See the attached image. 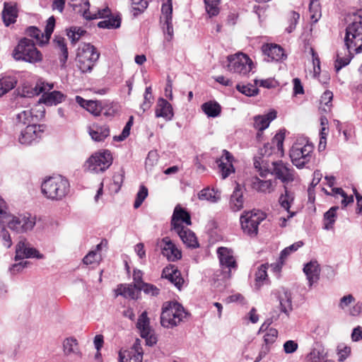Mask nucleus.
Listing matches in <instances>:
<instances>
[{"label":"nucleus","mask_w":362,"mask_h":362,"mask_svg":"<svg viewBox=\"0 0 362 362\" xmlns=\"http://www.w3.org/2000/svg\"><path fill=\"white\" fill-rule=\"evenodd\" d=\"M349 18L352 21L346 27L344 37L346 50L344 53L337 54L334 65L337 71L349 64L354 53L362 52V18L358 17L356 12L353 13Z\"/></svg>","instance_id":"obj_1"},{"label":"nucleus","mask_w":362,"mask_h":362,"mask_svg":"<svg viewBox=\"0 0 362 362\" xmlns=\"http://www.w3.org/2000/svg\"><path fill=\"white\" fill-rule=\"evenodd\" d=\"M69 187L65 177L57 175L45 179L41 185V191L47 199L59 201L67 195Z\"/></svg>","instance_id":"obj_2"},{"label":"nucleus","mask_w":362,"mask_h":362,"mask_svg":"<svg viewBox=\"0 0 362 362\" xmlns=\"http://www.w3.org/2000/svg\"><path fill=\"white\" fill-rule=\"evenodd\" d=\"M314 148V145L308 141L297 140L289 151L292 163L299 169L305 167L313 158Z\"/></svg>","instance_id":"obj_3"},{"label":"nucleus","mask_w":362,"mask_h":362,"mask_svg":"<svg viewBox=\"0 0 362 362\" xmlns=\"http://www.w3.org/2000/svg\"><path fill=\"white\" fill-rule=\"evenodd\" d=\"M100 57V53L90 43L79 45L76 57L77 66L82 73H90Z\"/></svg>","instance_id":"obj_4"},{"label":"nucleus","mask_w":362,"mask_h":362,"mask_svg":"<svg viewBox=\"0 0 362 362\" xmlns=\"http://www.w3.org/2000/svg\"><path fill=\"white\" fill-rule=\"evenodd\" d=\"M187 316L184 308L177 302L163 304L160 315V324L165 328L177 326Z\"/></svg>","instance_id":"obj_5"},{"label":"nucleus","mask_w":362,"mask_h":362,"mask_svg":"<svg viewBox=\"0 0 362 362\" xmlns=\"http://www.w3.org/2000/svg\"><path fill=\"white\" fill-rule=\"evenodd\" d=\"M13 57L16 61H24L35 64L42 60V53L35 47L32 40L21 39L13 51Z\"/></svg>","instance_id":"obj_6"},{"label":"nucleus","mask_w":362,"mask_h":362,"mask_svg":"<svg viewBox=\"0 0 362 362\" xmlns=\"http://www.w3.org/2000/svg\"><path fill=\"white\" fill-rule=\"evenodd\" d=\"M272 168L268 172L261 171L259 175L262 177L266 176L267 173L274 175L276 179L279 180L284 185H286L295 180V170L288 163H284L282 160L274 161L272 163Z\"/></svg>","instance_id":"obj_7"},{"label":"nucleus","mask_w":362,"mask_h":362,"mask_svg":"<svg viewBox=\"0 0 362 362\" xmlns=\"http://www.w3.org/2000/svg\"><path fill=\"white\" fill-rule=\"evenodd\" d=\"M112 163L110 151L105 150L93 154L86 162V170L93 173L105 172Z\"/></svg>","instance_id":"obj_8"},{"label":"nucleus","mask_w":362,"mask_h":362,"mask_svg":"<svg viewBox=\"0 0 362 362\" xmlns=\"http://www.w3.org/2000/svg\"><path fill=\"white\" fill-rule=\"evenodd\" d=\"M2 225L17 233H26L33 228L35 225V219L30 214H19L18 216L10 214Z\"/></svg>","instance_id":"obj_9"},{"label":"nucleus","mask_w":362,"mask_h":362,"mask_svg":"<svg viewBox=\"0 0 362 362\" xmlns=\"http://www.w3.org/2000/svg\"><path fill=\"white\" fill-rule=\"evenodd\" d=\"M266 218L261 211H250L240 216V223L243 232L250 236H255L258 232V226Z\"/></svg>","instance_id":"obj_10"},{"label":"nucleus","mask_w":362,"mask_h":362,"mask_svg":"<svg viewBox=\"0 0 362 362\" xmlns=\"http://www.w3.org/2000/svg\"><path fill=\"white\" fill-rule=\"evenodd\" d=\"M228 70L230 72L245 76L252 69V61L247 55L242 52L228 56Z\"/></svg>","instance_id":"obj_11"},{"label":"nucleus","mask_w":362,"mask_h":362,"mask_svg":"<svg viewBox=\"0 0 362 362\" xmlns=\"http://www.w3.org/2000/svg\"><path fill=\"white\" fill-rule=\"evenodd\" d=\"M217 254L222 269L224 279L231 276V272L237 267L236 262L230 250L226 247H218Z\"/></svg>","instance_id":"obj_12"},{"label":"nucleus","mask_w":362,"mask_h":362,"mask_svg":"<svg viewBox=\"0 0 362 362\" xmlns=\"http://www.w3.org/2000/svg\"><path fill=\"white\" fill-rule=\"evenodd\" d=\"M136 328L139 330L141 337L145 339L147 345L153 346L157 342L154 330L150 326V320L146 311L139 315L136 322Z\"/></svg>","instance_id":"obj_13"},{"label":"nucleus","mask_w":362,"mask_h":362,"mask_svg":"<svg viewBox=\"0 0 362 362\" xmlns=\"http://www.w3.org/2000/svg\"><path fill=\"white\" fill-rule=\"evenodd\" d=\"M143 350L140 339H136L133 346L127 350H120L119 352V362H142Z\"/></svg>","instance_id":"obj_14"},{"label":"nucleus","mask_w":362,"mask_h":362,"mask_svg":"<svg viewBox=\"0 0 362 362\" xmlns=\"http://www.w3.org/2000/svg\"><path fill=\"white\" fill-rule=\"evenodd\" d=\"M43 132V125L28 124L24 129L21 130L18 141L21 144L30 145L33 141L40 138Z\"/></svg>","instance_id":"obj_15"},{"label":"nucleus","mask_w":362,"mask_h":362,"mask_svg":"<svg viewBox=\"0 0 362 362\" xmlns=\"http://www.w3.org/2000/svg\"><path fill=\"white\" fill-rule=\"evenodd\" d=\"M30 257L42 259L43 255L40 254L35 248L29 247L25 239L20 240L16 246L15 259L18 260Z\"/></svg>","instance_id":"obj_16"},{"label":"nucleus","mask_w":362,"mask_h":362,"mask_svg":"<svg viewBox=\"0 0 362 362\" xmlns=\"http://www.w3.org/2000/svg\"><path fill=\"white\" fill-rule=\"evenodd\" d=\"M160 247L161 248L163 255L169 261L175 262L180 259L182 257L180 250L177 249L175 245L168 237H165L161 240Z\"/></svg>","instance_id":"obj_17"},{"label":"nucleus","mask_w":362,"mask_h":362,"mask_svg":"<svg viewBox=\"0 0 362 362\" xmlns=\"http://www.w3.org/2000/svg\"><path fill=\"white\" fill-rule=\"evenodd\" d=\"M180 221L185 223L187 226H190L192 224L189 214L186 210L180 207V205H177L175 206L172 216V229L177 230V227L185 228L180 223Z\"/></svg>","instance_id":"obj_18"},{"label":"nucleus","mask_w":362,"mask_h":362,"mask_svg":"<svg viewBox=\"0 0 362 362\" xmlns=\"http://www.w3.org/2000/svg\"><path fill=\"white\" fill-rule=\"evenodd\" d=\"M251 186L253 189L259 193L271 194L275 191L276 182L271 179L264 180L254 177L252 179Z\"/></svg>","instance_id":"obj_19"},{"label":"nucleus","mask_w":362,"mask_h":362,"mask_svg":"<svg viewBox=\"0 0 362 362\" xmlns=\"http://www.w3.org/2000/svg\"><path fill=\"white\" fill-rule=\"evenodd\" d=\"M162 278L168 279L179 290L181 289L184 283V279L181 276L180 272L174 265L165 267L162 272Z\"/></svg>","instance_id":"obj_20"},{"label":"nucleus","mask_w":362,"mask_h":362,"mask_svg":"<svg viewBox=\"0 0 362 362\" xmlns=\"http://www.w3.org/2000/svg\"><path fill=\"white\" fill-rule=\"evenodd\" d=\"M233 160V157L231 153L226 150H223L222 156L216 160L223 179H226L230 173L234 172Z\"/></svg>","instance_id":"obj_21"},{"label":"nucleus","mask_w":362,"mask_h":362,"mask_svg":"<svg viewBox=\"0 0 362 362\" xmlns=\"http://www.w3.org/2000/svg\"><path fill=\"white\" fill-rule=\"evenodd\" d=\"M294 199V192L289 189L286 185H284V192L280 194L278 202L281 207L288 212V218H291L296 214V212L290 211Z\"/></svg>","instance_id":"obj_22"},{"label":"nucleus","mask_w":362,"mask_h":362,"mask_svg":"<svg viewBox=\"0 0 362 362\" xmlns=\"http://www.w3.org/2000/svg\"><path fill=\"white\" fill-rule=\"evenodd\" d=\"M81 10H80V11L83 12V16L87 20L107 18L111 14L110 10L108 7L101 10H98L97 12H93L89 10L90 3L88 0H81Z\"/></svg>","instance_id":"obj_23"},{"label":"nucleus","mask_w":362,"mask_h":362,"mask_svg":"<svg viewBox=\"0 0 362 362\" xmlns=\"http://www.w3.org/2000/svg\"><path fill=\"white\" fill-rule=\"evenodd\" d=\"M88 133L92 139L100 142L110 136V128L105 124H93L88 129Z\"/></svg>","instance_id":"obj_24"},{"label":"nucleus","mask_w":362,"mask_h":362,"mask_svg":"<svg viewBox=\"0 0 362 362\" xmlns=\"http://www.w3.org/2000/svg\"><path fill=\"white\" fill-rule=\"evenodd\" d=\"M155 115L156 117H163L166 121H170L174 116L173 107L168 100L160 98L157 102Z\"/></svg>","instance_id":"obj_25"},{"label":"nucleus","mask_w":362,"mask_h":362,"mask_svg":"<svg viewBox=\"0 0 362 362\" xmlns=\"http://www.w3.org/2000/svg\"><path fill=\"white\" fill-rule=\"evenodd\" d=\"M303 272L307 277L309 286L312 287L313 284L319 280L320 274V266L316 261H310L304 266Z\"/></svg>","instance_id":"obj_26"},{"label":"nucleus","mask_w":362,"mask_h":362,"mask_svg":"<svg viewBox=\"0 0 362 362\" xmlns=\"http://www.w3.org/2000/svg\"><path fill=\"white\" fill-rule=\"evenodd\" d=\"M64 354L66 356H74L76 358H82V353L76 339L66 338L63 342Z\"/></svg>","instance_id":"obj_27"},{"label":"nucleus","mask_w":362,"mask_h":362,"mask_svg":"<svg viewBox=\"0 0 362 362\" xmlns=\"http://www.w3.org/2000/svg\"><path fill=\"white\" fill-rule=\"evenodd\" d=\"M177 230H174L183 243L188 247L197 248L199 247V243L195 236V234L187 228H178Z\"/></svg>","instance_id":"obj_28"},{"label":"nucleus","mask_w":362,"mask_h":362,"mask_svg":"<svg viewBox=\"0 0 362 362\" xmlns=\"http://www.w3.org/2000/svg\"><path fill=\"white\" fill-rule=\"evenodd\" d=\"M2 11V19L6 26L14 23L18 17V11L16 4L5 2Z\"/></svg>","instance_id":"obj_29"},{"label":"nucleus","mask_w":362,"mask_h":362,"mask_svg":"<svg viewBox=\"0 0 362 362\" xmlns=\"http://www.w3.org/2000/svg\"><path fill=\"white\" fill-rule=\"evenodd\" d=\"M76 101L81 107L85 108L93 115L98 116L100 115L102 111L100 103L95 100H86L79 95L76 96Z\"/></svg>","instance_id":"obj_30"},{"label":"nucleus","mask_w":362,"mask_h":362,"mask_svg":"<svg viewBox=\"0 0 362 362\" xmlns=\"http://www.w3.org/2000/svg\"><path fill=\"white\" fill-rule=\"evenodd\" d=\"M276 117V112L271 111L266 115H257L254 117V127L259 130L263 131L266 129L269 123Z\"/></svg>","instance_id":"obj_31"},{"label":"nucleus","mask_w":362,"mask_h":362,"mask_svg":"<svg viewBox=\"0 0 362 362\" xmlns=\"http://www.w3.org/2000/svg\"><path fill=\"white\" fill-rule=\"evenodd\" d=\"M66 95L58 90L44 93L41 100L47 105H57L65 100Z\"/></svg>","instance_id":"obj_32"},{"label":"nucleus","mask_w":362,"mask_h":362,"mask_svg":"<svg viewBox=\"0 0 362 362\" xmlns=\"http://www.w3.org/2000/svg\"><path fill=\"white\" fill-rule=\"evenodd\" d=\"M262 52L272 60L279 61L284 57V49L277 45H264Z\"/></svg>","instance_id":"obj_33"},{"label":"nucleus","mask_w":362,"mask_h":362,"mask_svg":"<svg viewBox=\"0 0 362 362\" xmlns=\"http://www.w3.org/2000/svg\"><path fill=\"white\" fill-rule=\"evenodd\" d=\"M116 292L117 296L120 295L131 299H136L140 293V291L134 284H121L118 286Z\"/></svg>","instance_id":"obj_34"},{"label":"nucleus","mask_w":362,"mask_h":362,"mask_svg":"<svg viewBox=\"0 0 362 362\" xmlns=\"http://www.w3.org/2000/svg\"><path fill=\"white\" fill-rule=\"evenodd\" d=\"M202 111L209 117H216L221 115V105L216 101H208L203 103L201 106Z\"/></svg>","instance_id":"obj_35"},{"label":"nucleus","mask_w":362,"mask_h":362,"mask_svg":"<svg viewBox=\"0 0 362 362\" xmlns=\"http://www.w3.org/2000/svg\"><path fill=\"white\" fill-rule=\"evenodd\" d=\"M54 88L53 83H43L42 87L40 88V90L39 92L37 91L36 89L34 88H30L28 87H23L21 92L20 93L19 99L23 98H31L34 95H38L40 92H45L47 90H50Z\"/></svg>","instance_id":"obj_36"},{"label":"nucleus","mask_w":362,"mask_h":362,"mask_svg":"<svg viewBox=\"0 0 362 362\" xmlns=\"http://www.w3.org/2000/svg\"><path fill=\"white\" fill-rule=\"evenodd\" d=\"M243 192L238 187L233 191L230 200V206L233 211H240L243 207Z\"/></svg>","instance_id":"obj_37"},{"label":"nucleus","mask_w":362,"mask_h":362,"mask_svg":"<svg viewBox=\"0 0 362 362\" xmlns=\"http://www.w3.org/2000/svg\"><path fill=\"white\" fill-rule=\"evenodd\" d=\"M198 198L200 200H206L211 203H216L221 199V192L214 189L205 188L199 192Z\"/></svg>","instance_id":"obj_38"},{"label":"nucleus","mask_w":362,"mask_h":362,"mask_svg":"<svg viewBox=\"0 0 362 362\" xmlns=\"http://www.w3.org/2000/svg\"><path fill=\"white\" fill-rule=\"evenodd\" d=\"M17 79L14 76H6L0 78V97L15 88Z\"/></svg>","instance_id":"obj_39"},{"label":"nucleus","mask_w":362,"mask_h":362,"mask_svg":"<svg viewBox=\"0 0 362 362\" xmlns=\"http://www.w3.org/2000/svg\"><path fill=\"white\" fill-rule=\"evenodd\" d=\"M281 311L286 315L292 310L291 294L288 291H284L279 296Z\"/></svg>","instance_id":"obj_40"},{"label":"nucleus","mask_w":362,"mask_h":362,"mask_svg":"<svg viewBox=\"0 0 362 362\" xmlns=\"http://www.w3.org/2000/svg\"><path fill=\"white\" fill-rule=\"evenodd\" d=\"M54 43L56 45V47L58 49L61 54L60 62L62 66H64L66 62L69 55L65 39L62 37H57L54 40Z\"/></svg>","instance_id":"obj_41"},{"label":"nucleus","mask_w":362,"mask_h":362,"mask_svg":"<svg viewBox=\"0 0 362 362\" xmlns=\"http://www.w3.org/2000/svg\"><path fill=\"white\" fill-rule=\"evenodd\" d=\"M35 118L32 112L30 110H26L21 112L16 115V126L32 124L34 122Z\"/></svg>","instance_id":"obj_42"},{"label":"nucleus","mask_w":362,"mask_h":362,"mask_svg":"<svg viewBox=\"0 0 362 362\" xmlns=\"http://www.w3.org/2000/svg\"><path fill=\"white\" fill-rule=\"evenodd\" d=\"M310 362H334L326 358V353L323 349H314L308 356Z\"/></svg>","instance_id":"obj_43"},{"label":"nucleus","mask_w":362,"mask_h":362,"mask_svg":"<svg viewBox=\"0 0 362 362\" xmlns=\"http://www.w3.org/2000/svg\"><path fill=\"white\" fill-rule=\"evenodd\" d=\"M339 209L338 206H332L324 215L325 229L330 230L332 228L333 224L336 220V211Z\"/></svg>","instance_id":"obj_44"},{"label":"nucleus","mask_w":362,"mask_h":362,"mask_svg":"<svg viewBox=\"0 0 362 362\" xmlns=\"http://www.w3.org/2000/svg\"><path fill=\"white\" fill-rule=\"evenodd\" d=\"M267 264H262L255 273V287L259 289L263 284V281L267 279Z\"/></svg>","instance_id":"obj_45"},{"label":"nucleus","mask_w":362,"mask_h":362,"mask_svg":"<svg viewBox=\"0 0 362 362\" xmlns=\"http://www.w3.org/2000/svg\"><path fill=\"white\" fill-rule=\"evenodd\" d=\"M26 33L30 37H32L37 40V42L42 45L46 43H47L45 40V37L44 35V33L41 32L40 30H39L37 27L35 26H30L27 28Z\"/></svg>","instance_id":"obj_46"},{"label":"nucleus","mask_w":362,"mask_h":362,"mask_svg":"<svg viewBox=\"0 0 362 362\" xmlns=\"http://www.w3.org/2000/svg\"><path fill=\"white\" fill-rule=\"evenodd\" d=\"M206 11L209 17L216 16L219 13L220 0H204Z\"/></svg>","instance_id":"obj_47"},{"label":"nucleus","mask_w":362,"mask_h":362,"mask_svg":"<svg viewBox=\"0 0 362 362\" xmlns=\"http://www.w3.org/2000/svg\"><path fill=\"white\" fill-rule=\"evenodd\" d=\"M121 19L118 16L109 18L108 19L100 21L98 26L101 28H117L120 26Z\"/></svg>","instance_id":"obj_48"},{"label":"nucleus","mask_w":362,"mask_h":362,"mask_svg":"<svg viewBox=\"0 0 362 362\" xmlns=\"http://www.w3.org/2000/svg\"><path fill=\"white\" fill-rule=\"evenodd\" d=\"M236 88L238 91L247 96H254L258 93V88L252 84L240 85L238 84Z\"/></svg>","instance_id":"obj_49"},{"label":"nucleus","mask_w":362,"mask_h":362,"mask_svg":"<svg viewBox=\"0 0 362 362\" xmlns=\"http://www.w3.org/2000/svg\"><path fill=\"white\" fill-rule=\"evenodd\" d=\"M303 245L302 241L296 242L291 245L284 248L280 254V260H281V264L284 263V259L292 252L296 251L298 248L302 247Z\"/></svg>","instance_id":"obj_50"},{"label":"nucleus","mask_w":362,"mask_h":362,"mask_svg":"<svg viewBox=\"0 0 362 362\" xmlns=\"http://www.w3.org/2000/svg\"><path fill=\"white\" fill-rule=\"evenodd\" d=\"M164 44L170 42L173 38L174 32L172 21H165L163 25Z\"/></svg>","instance_id":"obj_51"},{"label":"nucleus","mask_w":362,"mask_h":362,"mask_svg":"<svg viewBox=\"0 0 362 362\" xmlns=\"http://www.w3.org/2000/svg\"><path fill=\"white\" fill-rule=\"evenodd\" d=\"M147 196L148 189L145 186L141 185L139 188V192L136 194V197L134 204V207L135 209H138L141 205L145 199L147 197Z\"/></svg>","instance_id":"obj_52"},{"label":"nucleus","mask_w":362,"mask_h":362,"mask_svg":"<svg viewBox=\"0 0 362 362\" xmlns=\"http://www.w3.org/2000/svg\"><path fill=\"white\" fill-rule=\"evenodd\" d=\"M85 33L86 30L81 28H74L70 29L67 33V35L73 43H76Z\"/></svg>","instance_id":"obj_53"},{"label":"nucleus","mask_w":362,"mask_h":362,"mask_svg":"<svg viewBox=\"0 0 362 362\" xmlns=\"http://www.w3.org/2000/svg\"><path fill=\"white\" fill-rule=\"evenodd\" d=\"M161 11L164 16L165 21H172L173 5L172 0H168V3L162 5Z\"/></svg>","instance_id":"obj_54"},{"label":"nucleus","mask_w":362,"mask_h":362,"mask_svg":"<svg viewBox=\"0 0 362 362\" xmlns=\"http://www.w3.org/2000/svg\"><path fill=\"white\" fill-rule=\"evenodd\" d=\"M54 25H55V18L54 16H51L47 21V24L45 26V33H44V35L45 37V41H47V42H49L51 35L54 31Z\"/></svg>","instance_id":"obj_55"},{"label":"nucleus","mask_w":362,"mask_h":362,"mask_svg":"<svg viewBox=\"0 0 362 362\" xmlns=\"http://www.w3.org/2000/svg\"><path fill=\"white\" fill-rule=\"evenodd\" d=\"M355 298L352 294H348L341 297L339 300L338 307L345 310L351 303L355 302Z\"/></svg>","instance_id":"obj_56"},{"label":"nucleus","mask_w":362,"mask_h":362,"mask_svg":"<svg viewBox=\"0 0 362 362\" xmlns=\"http://www.w3.org/2000/svg\"><path fill=\"white\" fill-rule=\"evenodd\" d=\"M278 336V331L274 328H270L264 336V341L266 345L273 344Z\"/></svg>","instance_id":"obj_57"},{"label":"nucleus","mask_w":362,"mask_h":362,"mask_svg":"<svg viewBox=\"0 0 362 362\" xmlns=\"http://www.w3.org/2000/svg\"><path fill=\"white\" fill-rule=\"evenodd\" d=\"M0 237L2 240V244L6 248H10L13 244L12 240L8 231L3 227L0 232Z\"/></svg>","instance_id":"obj_58"},{"label":"nucleus","mask_w":362,"mask_h":362,"mask_svg":"<svg viewBox=\"0 0 362 362\" xmlns=\"http://www.w3.org/2000/svg\"><path fill=\"white\" fill-rule=\"evenodd\" d=\"M284 138V133L280 132L276 134V135L274 136V138L272 140V144L273 146H276L277 149L279 151H281L283 148Z\"/></svg>","instance_id":"obj_59"},{"label":"nucleus","mask_w":362,"mask_h":362,"mask_svg":"<svg viewBox=\"0 0 362 362\" xmlns=\"http://www.w3.org/2000/svg\"><path fill=\"white\" fill-rule=\"evenodd\" d=\"M284 351L286 354H293L297 351L298 344L293 340H288L284 344Z\"/></svg>","instance_id":"obj_60"},{"label":"nucleus","mask_w":362,"mask_h":362,"mask_svg":"<svg viewBox=\"0 0 362 362\" xmlns=\"http://www.w3.org/2000/svg\"><path fill=\"white\" fill-rule=\"evenodd\" d=\"M132 8L139 12H143L148 6L146 0H132Z\"/></svg>","instance_id":"obj_61"},{"label":"nucleus","mask_w":362,"mask_h":362,"mask_svg":"<svg viewBox=\"0 0 362 362\" xmlns=\"http://www.w3.org/2000/svg\"><path fill=\"white\" fill-rule=\"evenodd\" d=\"M139 290H143L144 293L151 296H157L159 293V289L156 286L148 284H144Z\"/></svg>","instance_id":"obj_62"},{"label":"nucleus","mask_w":362,"mask_h":362,"mask_svg":"<svg viewBox=\"0 0 362 362\" xmlns=\"http://www.w3.org/2000/svg\"><path fill=\"white\" fill-rule=\"evenodd\" d=\"M142 272L140 270H134L133 273V279L134 282V285L137 286V288L139 289L144 284L146 283H144L142 281Z\"/></svg>","instance_id":"obj_63"},{"label":"nucleus","mask_w":362,"mask_h":362,"mask_svg":"<svg viewBox=\"0 0 362 362\" xmlns=\"http://www.w3.org/2000/svg\"><path fill=\"white\" fill-rule=\"evenodd\" d=\"M158 161V154L156 151H150L146 159V166H153Z\"/></svg>","instance_id":"obj_64"}]
</instances>
